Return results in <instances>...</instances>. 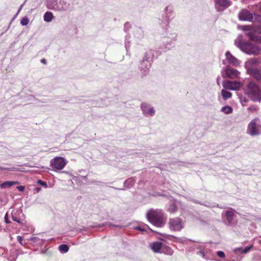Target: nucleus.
Instances as JSON below:
<instances>
[{
  "mask_svg": "<svg viewBox=\"0 0 261 261\" xmlns=\"http://www.w3.org/2000/svg\"><path fill=\"white\" fill-rule=\"evenodd\" d=\"M146 217L151 223L158 227L163 226L166 220V218L161 210H150L148 211Z\"/></svg>",
  "mask_w": 261,
  "mask_h": 261,
  "instance_id": "1",
  "label": "nucleus"
},
{
  "mask_svg": "<svg viewBox=\"0 0 261 261\" xmlns=\"http://www.w3.org/2000/svg\"><path fill=\"white\" fill-rule=\"evenodd\" d=\"M244 93L253 101H261V91L259 87L253 82L248 84Z\"/></svg>",
  "mask_w": 261,
  "mask_h": 261,
  "instance_id": "2",
  "label": "nucleus"
},
{
  "mask_svg": "<svg viewBox=\"0 0 261 261\" xmlns=\"http://www.w3.org/2000/svg\"><path fill=\"white\" fill-rule=\"evenodd\" d=\"M235 44L239 47L243 51L248 54L258 55L261 49L256 44L247 42H238L236 41Z\"/></svg>",
  "mask_w": 261,
  "mask_h": 261,
  "instance_id": "3",
  "label": "nucleus"
},
{
  "mask_svg": "<svg viewBox=\"0 0 261 261\" xmlns=\"http://www.w3.org/2000/svg\"><path fill=\"white\" fill-rule=\"evenodd\" d=\"M247 133L251 136H254L261 133V123L258 118L252 119L248 124Z\"/></svg>",
  "mask_w": 261,
  "mask_h": 261,
  "instance_id": "4",
  "label": "nucleus"
},
{
  "mask_svg": "<svg viewBox=\"0 0 261 261\" xmlns=\"http://www.w3.org/2000/svg\"><path fill=\"white\" fill-rule=\"evenodd\" d=\"M67 164V161L63 157H56L50 161V166L55 170L63 169Z\"/></svg>",
  "mask_w": 261,
  "mask_h": 261,
  "instance_id": "5",
  "label": "nucleus"
},
{
  "mask_svg": "<svg viewBox=\"0 0 261 261\" xmlns=\"http://www.w3.org/2000/svg\"><path fill=\"white\" fill-rule=\"evenodd\" d=\"M222 84L224 88L230 90H237L243 85V84L240 82L229 81H223Z\"/></svg>",
  "mask_w": 261,
  "mask_h": 261,
  "instance_id": "6",
  "label": "nucleus"
},
{
  "mask_svg": "<svg viewBox=\"0 0 261 261\" xmlns=\"http://www.w3.org/2000/svg\"><path fill=\"white\" fill-rule=\"evenodd\" d=\"M169 225L170 229L175 231H179L183 227V222L178 218L170 219Z\"/></svg>",
  "mask_w": 261,
  "mask_h": 261,
  "instance_id": "7",
  "label": "nucleus"
},
{
  "mask_svg": "<svg viewBox=\"0 0 261 261\" xmlns=\"http://www.w3.org/2000/svg\"><path fill=\"white\" fill-rule=\"evenodd\" d=\"M240 73L237 69L232 68H227L225 70V73H222L223 77H229L232 79L239 77Z\"/></svg>",
  "mask_w": 261,
  "mask_h": 261,
  "instance_id": "8",
  "label": "nucleus"
},
{
  "mask_svg": "<svg viewBox=\"0 0 261 261\" xmlns=\"http://www.w3.org/2000/svg\"><path fill=\"white\" fill-rule=\"evenodd\" d=\"M215 8L218 11L228 8L231 4L229 0H214Z\"/></svg>",
  "mask_w": 261,
  "mask_h": 261,
  "instance_id": "9",
  "label": "nucleus"
},
{
  "mask_svg": "<svg viewBox=\"0 0 261 261\" xmlns=\"http://www.w3.org/2000/svg\"><path fill=\"white\" fill-rule=\"evenodd\" d=\"M239 18L243 21H252L253 16V14L247 10H242L239 14Z\"/></svg>",
  "mask_w": 261,
  "mask_h": 261,
  "instance_id": "10",
  "label": "nucleus"
},
{
  "mask_svg": "<svg viewBox=\"0 0 261 261\" xmlns=\"http://www.w3.org/2000/svg\"><path fill=\"white\" fill-rule=\"evenodd\" d=\"M56 5L53 7L54 10L59 11H66L69 7V4L65 0H59Z\"/></svg>",
  "mask_w": 261,
  "mask_h": 261,
  "instance_id": "11",
  "label": "nucleus"
},
{
  "mask_svg": "<svg viewBox=\"0 0 261 261\" xmlns=\"http://www.w3.org/2000/svg\"><path fill=\"white\" fill-rule=\"evenodd\" d=\"M141 109L144 115L147 117L152 116L155 113L153 108L146 103L141 105Z\"/></svg>",
  "mask_w": 261,
  "mask_h": 261,
  "instance_id": "12",
  "label": "nucleus"
},
{
  "mask_svg": "<svg viewBox=\"0 0 261 261\" xmlns=\"http://www.w3.org/2000/svg\"><path fill=\"white\" fill-rule=\"evenodd\" d=\"M225 55L226 60L228 62V63L234 66H238L240 65L239 61L229 51H226Z\"/></svg>",
  "mask_w": 261,
  "mask_h": 261,
  "instance_id": "13",
  "label": "nucleus"
},
{
  "mask_svg": "<svg viewBox=\"0 0 261 261\" xmlns=\"http://www.w3.org/2000/svg\"><path fill=\"white\" fill-rule=\"evenodd\" d=\"M247 72L248 74L253 76L257 81L261 80V74L259 70L256 68H247Z\"/></svg>",
  "mask_w": 261,
  "mask_h": 261,
  "instance_id": "14",
  "label": "nucleus"
},
{
  "mask_svg": "<svg viewBox=\"0 0 261 261\" xmlns=\"http://www.w3.org/2000/svg\"><path fill=\"white\" fill-rule=\"evenodd\" d=\"M259 61L256 58H253L246 62L245 67L247 68H255V66L259 64Z\"/></svg>",
  "mask_w": 261,
  "mask_h": 261,
  "instance_id": "15",
  "label": "nucleus"
},
{
  "mask_svg": "<svg viewBox=\"0 0 261 261\" xmlns=\"http://www.w3.org/2000/svg\"><path fill=\"white\" fill-rule=\"evenodd\" d=\"M163 246L164 245L162 244V243L159 242H153L150 245L151 249L154 252L160 253H161V251L162 250Z\"/></svg>",
  "mask_w": 261,
  "mask_h": 261,
  "instance_id": "16",
  "label": "nucleus"
},
{
  "mask_svg": "<svg viewBox=\"0 0 261 261\" xmlns=\"http://www.w3.org/2000/svg\"><path fill=\"white\" fill-rule=\"evenodd\" d=\"M16 213L18 215H21V218H20V217L18 218L15 215V214H13L12 215L13 220L17 222V223H18L19 224H23L22 220L24 218V215L22 214V212L21 211H17L16 212Z\"/></svg>",
  "mask_w": 261,
  "mask_h": 261,
  "instance_id": "17",
  "label": "nucleus"
},
{
  "mask_svg": "<svg viewBox=\"0 0 261 261\" xmlns=\"http://www.w3.org/2000/svg\"><path fill=\"white\" fill-rule=\"evenodd\" d=\"M19 182L16 181H5L2 184H1V188L3 189L6 188L7 187H10L15 185H19Z\"/></svg>",
  "mask_w": 261,
  "mask_h": 261,
  "instance_id": "18",
  "label": "nucleus"
},
{
  "mask_svg": "<svg viewBox=\"0 0 261 261\" xmlns=\"http://www.w3.org/2000/svg\"><path fill=\"white\" fill-rule=\"evenodd\" d=\"M161 253L171 255L173 253V251L170 247L164 245L162 250L161 251Z\"/></svg>",
  "mask_w": 261,
  "mask_h": 261,
  "instance_id": "19",
  "label": "nucleus"
},
{
  "mask_svg": "<svg viewBox=\"0 0 261 261\" xmlns=\"http://www.w3.org/2000/svg\"><path fill=\"white\" fill-rule=\"evenodd\" d=\"M220 111L225 114H229L232 113L233 109L232 108L229 106H225L221 108Z\"/></svg>",
  "mask_w": 261,
  "mask_h": 261,
  "instance_id": "20",
  "label": "nucleus"
},
{
  "mask_svg": "<svg viewBox=\"0 0 261 261\" xmlns=\"http://www.w3.org/2000/svg\"><path fill=\"white\" fill-rule=\"evenodd\" d=\"M234 212L232 210L228 211L225 213L226 219L229 223H230L233 220Z\"/></svg>",
  "mask_w": 261,
  "mask_h": 261,
  "instance_id": "21",
  "label": "nucleus"
},
{
  "mask_svg": "<svg viewBox=\"0 0 261 261\" xmlns=\"http://www.w3.org/2000/svg\"><path fill=\"white\" fill-rule=\"evenodd\" d=\"M53 18V13L50 12H47L44 15V20L46 22H50L52 20Z\"/></svg>",
  "mask_w": 261,
  "mask_h": 261,
  "instance_id": "22",
  "label": "nucleus"
},
{
  "mask_svg": "<svg viewBox=\"0 0 261 261\" xmlns=\"http://www.w3.org/2000/svg\"><path fill=\"white\" fill-rule=\"evenodd\" d=\"M221 95L222 96L224 100L230 98L232 96V94L230 92H229L227 91H226L224 89H222L221 90Z\"/></svg>",
  "mask_w": 261,
  "mask_h": 261,
  "instance_id": "23",
  "label": "nucleus"
},
{
  "mask_svg": "<svg viewBox=\"0 0 261 261\" xmlns=\"http://www.w3.org/2000/svg\"><path fill=\"white\" fill-rule=\"evenodd\" d=\"M180 203L179 202L173 203L169 206L168 211L171 213L175 212L177 210L178 205Z\"/></svg>",
  "mask_w": 261,
  "mask_h": 261,
  "instance_id": "24",
  "label": "nucleus"
},
{
  "mask_svg": "<svg viewBox=\"0 0 261 261\" xmlns=\"http://www.w3.org/2000/svg\"><path fill=\"white\" fill-rule=\"evenodd\" d=\"M59 251L62 253H66L69 250V247L68 245L66 244H62L60 245L58 247Z\"/></svg>",
  "mask_w": 261,
  "mask_h": 261,
  "instance_id": "25",
  "label": "nucleus"
},
{
  "mask_svg": "<svg viewBox=\"0 0 261 261\" xmlns=\"http://www.w3.org/2000/svg\"><path fill=\"white\" fill-rule=\"evenodd\" d=\"M135 183V180L133 178H130L126 180L124 182V186L125 187L128 188L133 186Z\"/></svg>",
  "mask_w": 261,
  "mask_h": 261,
  "instance_id": "26",
  "label": "nucleus"
},
{
  "mask_svg": "<svg viewBox=\"0 0 261 261\" xmlns=\"http://www.w3.org/2000/svg\"><path fill=\"white\" fill-rule=\"evenodd\" d=\"M56 4H58L57 1L54 0L48 1L46 3V6L48 9L54 10V8L51 7H54V6H55L56 5Z\"/></svg>",
  "mask_w": 261,
  "mask_h": 261,
  "instance_id": "27",
  "label": "nucleus"
},
{
  "mask_svg": "<svg viewBox=\"0 0 261 261\" xmlns=\"http://www.w3.org/2000/svg\"><path fill=\"white\" fill-rule=\"evenodd\" d=\"M259 107L255 105H252L247 108V110L252 113H257Z\"/></svg>",
  "mask_w": 261,
  "mask_h": 261,
  "instance_id": "28",
  "label": "nucleus"
},
{
  "mask_svg": "<svg viewBox=\"0 0 261 261\" xmlns=\"http://www.w3.org/2000/svg\"><path fill=\"white\" fill-rule=\"evenodd\" d=\"M238 28L244 31H249L252 30V27L250 25H240L238 27Z\"/></svg>",
  "mask_w": 261,
  "mask_h": 261,
  "instance_id": "29",
  "label": "nucleus"
},
{
  "mask_svg": "<svg viewBox=\"0 0 261 261\" xmlns=\"http://www.w3.org/2000/svg\"><path fill=\"white\" fill-rule=\"evenodd\" d=\"M29 22V20L27 17H24L20 21V23L22 25H27Z\"/></svg>",
  "mask_w": 261,
  "mask_h": 261,
  "instance_id": "30",
  "label": "nucleus"
},
{
  "mask_svg": "<svg viewBox=\"0 0 261 261\" xmlns=\"http://www.w3.org/2000/svg\"><path fill=\"white\" fill-rule=\"evenodd\" d=\"M246 35H247L250 40H253L254 38V34L253 32V28H252L251 31H249V32L246 33Z\"/></svg>",
  "mask_w": 261,
  "mask_h": 261,
  "instance_id": "31",
  "label": "nucleus"
},
{
  "mask_svg": "<svg viewBox=\"0 0 261 261\" xmlns=\"http://www.w3.org/2000/svg\"><path fill=\"white\" fill-rule=\"evenodd\" d=\"M253 245H251L249 246H247L245 248H244L243 253L246 254L249 252V251L250 250V249L252 248Z\"/></svg>",
  "mask_w": 261,
  "mask_h": 261,
  "instance_id": "32",
  "label": "nucleus"
},
{
  "mask_svg": "<svg viewBox=\"0 0 261 261\" xmlns=\"http://www.w3.org/2000/svg\"><path fill=\"white\" fill-rule=\"evenodd\" d=\"M243 251H244V248H241V247H238V248H235L234 250H233V251L236 253L237 252H240V253L241 254H244L243 253Z\"/></svg>",
  "mask_w": 261,
  "mask_h": 261,
  "instance_id": "33",
  "label": "nucleus"
},
{
  "mask_svg": "<svg viewBox=\"0 0 261 261\" xmlns=\"http://www.w3.org/2000/svg\"><path fill=\"white\" fill-rule=\"evenodd\" d=\"M37 183L39 185L43 186L45 188H47V185L46 182H44V181H42L41 180H38V181H37Z\"/></svg>",
  "mask_w": 261,
  "mask_h": 261,
  "instance_id": "34",
  "label": "nucleus"
},
{
  "mask_svg": "<svg viewBox=\"0 0 261 261\" xmlns=\"http://www.w3.org/2000/svg\"><path fill=\"white\" fill-rule=\"evenodd\" d=\"M247 101L248 100L245 98L240 97V102L243 106H244L245 103H246Z\"/></svg>",
  "mask_w": 261,
  "mask_h": 261,
  "instance_id": "35",
  "label": "nucleus"
},
{
  "mask_svg": "<svg viewBox=\"0 0 261 261\" xmlns=\"http://www.w3.org/2000/svg\"><path fill=\"white\" fill-rule=\"evenodd\" d=\"M217 254L220 257H224L225 254L223 251H219L217 252Z\"/></svg>",
  "mask_w": 261,
  "mask_h": 261,
  "instance_id": "36",
  "label": "nucleus"
},
{
  "mask_svg": "<svg viewBox=\"0 0 261 261\" xmlns=\"http://www.w3.org/2000/svg\"><path fill=\"white\" fill-rule=\"evenodd\" d=\"M17 189L20 192H23L25 189V187L23 186H20L17 187Z\"/></svg>",
  "mask_w": 261,
  "mask_h": 261,
  "instance_id": "37",
  "label": "nucleus"
},
{
  "mask_svg": "<svg viewBox=\"0 0 261 261\" xmlns=\"http://www.w3.org/2000/svg\"><path fill=\"white\" fill-rule=\"evenodd\" d=\"M17 240L21 245H22V238L21 236H17Z\"/></svg>",
  "mask_w": 261,
  "mask_h": 261,
  "instance_id": "38",
  "label": "nucleus"
},
{
  "mask_svg": "<svg viewBox=\"0 0 261 261\" xmlns=\"http://www.w3.org/2000/svg\"><path fill=\"white\" fill-rule=\"evenodd\" d=\"M199 254L203 257H205V254L204 253V252L203 251H200Z\"/></svg>",
  "mask_w": 261,
  "mask_h": 261,
  "instance_id": "39",
  "label": "nucleus"
},
{
  "mask_svg": "<svg viewBox=\"0 0 261 261\" xmlns=\"http://www.w3.org/2000/svg\"><path fill=\"white\" fill-rule=\"evenodd\" d=\"M220 77L219 76H218L217 79V84L218 85H220Z\"/></svg>",
  "mask_w": 261,
  "mask_h": 261,
  "instance_id": "40",
  "label": "nucleus"
},
{
  "mask_svg": "<svg viewBox=\"0 0 261 261\" xmlns=\"http://www.w3.org/2000/svg\"><path fill=\"white\" fill-rule=\"evenodd\" d=\"M41 62L45 64H46V61L44 59H41Z\"/></svg>",
  "mask_w": 261,
  "mask_h": 261,
  "instance_id": "41",
  "label": "nucleus"
},
{
  "mask_svg": "<svg viewBox=\"0 0 261 261\" xmlns=\"http://www.w3.org/2000/svg\"><path fill=\"white\" fill-rule=\"evenodd\" d=\"M7 214H6L5 215V221L6 223H8V218H7Z\"/></svg>",
  "mask_w": 261,
  "mask_h": 261,
  "instance_id": "42",
  "label": "nucleus"
},
{
  "mask_svg": "<svg viewBox=\"0 0 261 261\" xmlns=\"http://www.w3.org/2000/svg\"><path fill=\"white\" fill-rule=\"evenodd\" d=\"M136 229H137V230H140V231H143V230H144V229H143L142 228H141V227H140V226L136 227Z\"/></svg>",
  "mask_w": 261,
  "mask_h": 261,
  "instance_id": "43",
  "label": "nucleus"
},
{
  "mask_svg": "<svg viewBox=\"0 0 261 261\" xmlns=\"http://www.w3.org/2000/svg\"><path fill=\"white\" fill-rule=\"evenodd\" d=\"M40 190H41V188H37L35 189V191L37 193L39 192Z\"/></svg>",
  "mask_w": 261,
  "mask_h": 261,
  "instance_id": "44",
  "label": "nucleus"
},
{
  "mask_svg": "<svg viewBox=\"0 0 261 261\" xmlns=\"http://www.w3.org/2000/svg\"><path fill=\"white\" fill-rule=\"evenodd\" d=\"M36 240H37V238H33L31 239V240L36 241Z\"/></svg>",
  "mask_w": 261,
  "mask_h": 261,
  "instance_id": "45",
  "label": "nucleus"
},
{
  "mask_svg": "<svg viewBox=\"0 0 261 261\" xmlns=\"http://www.w3.org/2000/svg\"><path fill=\"white\" fill-rule=\"evenodd\" d=\"M168 9H169L168 7H166L165 9V11H167L168 10Z\"/></svg>",
  "mask_w": 261,
  "mask_h": 261,
  "instance_id": "46",
  "label": "nucleus"
},
{
  "mask_svg": "<svg viewBox=\"0 0 261 261\" xmlns=\"http://www.w3.org/2000/svg\"><path fill=\"white\" fill-rule=\"evenodd\" d=\"M125 46H126V47H127V44L126 42H125Z\"/></svg>",
  "mask_w": 261,
  "mask_h": 261,
  "instance_id": "47",
  "label": "nucleus"
},
{
  "mask_svg": "<svg viewBox=\"0 0 261 261\" xmlns=\"http://www.w3.org/2000/svg\"><path fill=\"white\" fill-rule=\"evenodd\" d=\"M168 15L167 16V17L169 18V17H170V15H169V14H168Z\"/></svg>",
  "mask_w": 261,
  "mask_h": 261,
  "instance_id": "48",
  "label": "nucleus"
},
{
  "mask_svg": "<svg viewBox=\"0 0 261 261\" xmlns=\"http://www.w3.org/2000/svg\"><path fill=\"white\" fill-rule=\"evenodd\" d=\"M127 24H128V23H125V25L126 26Z\"/></svg>",
  "mask_w": 261,
  "mask_h": 261,
  "instance_id": "49",
  "label": "nucleus"
},
{
  "mask_svg": "<svg viewBox=\"0 0 261 261\" xmlns=\"http://www.w3.org/2000/svg\"><path fill=\"white\" fill-rule=\"evenodd\" d=\"M258 32H259V33H261V30H260V31H258Z\"/></svg>",
  "mask_w": 261,
  "mask_h": 261,
  "instance_id": "50",
  "label": "nucleus"
}]
</instances>
